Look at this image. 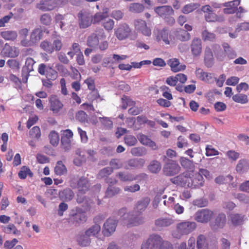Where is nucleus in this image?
<instances>
[{
    "label": "nucleus",
    "mask_w": 249,
    "mask_h": 249,
    "mask_svg": "<svg viewBox=\"0 0 249 249\" xmlns=\"http://www.w3.org/2000/svg\"><path fill=\"white\" fill-rule=\"evenodd\" d=\"M141 249H173L169 242L164 240L159 234L153 233L143 241Z\"/></svg>",
    "instance_id": "1"
},
{
    "label": "nucleus",
    "mask_w": 249,
    "mask_h": 249,
    "mask_svg": "<svg viewBox=\"0 0 249 249\" xmlns=\"http://www.w3.org/2000/svg\"><path fill=\"white\" fill-rule=\"evenodd\" d=\"M196 223L194 221L184 220L176 225V230L173 231L174 237L180 239L183 235H188L196 228Z\"/></svg>",
    "instance_id": "2"
},
{
    "label": "nucleus",
    "mask_w": 249,
    "mask_h": 249,
    "mask_svg": "<svg viewBox=\"0 0 249 249\" xmlns=\"http://www.w3.org/2000/svg\"><path fill=\"white\" fill-rule=\"evenodd\" d=\"M154 34L158 41L162 40L165 44L169 45L175 43L176 38L173 36V32H169L166 29L161 30L156 29L154 31Z\"/></svg>",
    "instance_id": "3"
},
{
    "label": "nucleus",
    "mask_w": 249,
    "mask_h": 249,
    "mask_svg": "<svg viewBox=\"0 0 249 249\" xmlns=\"http://www.w3.org/2000/svg\"><path fill=\"white\" fill-rule=\"evenodd\" d=\"M114 34L119 40H124L130 37L132 30L126 23H120L114 30Z\"/></svg>",
    "instance_id": "4"
},
{
    "label": "nucleus",
    "mask_w": 249,
    "mask_h": 249,
    "mask_svg": "<svg viewBox=\"0 0 249 249\" xmlns=\"http://www.w3.org/2000/svg\"><path fill=\"white\" fill-rule=\"evenodd\" d=\"M213 213L208 209H203L197 211L194 215V219L198 222L207 223L212 218Z\"/></svg>",
    "instance_id": "5"
},
{
    "label": "nucleus",
    "mask_w": 249,
    "mask_h": 249,
    "mask_svg": "<svg viewBox=\"0 0 249 249\" xmlns=\"http://www.w3.org/2000/svg\"><path fill=\"white\" fill-rule=\"evenodd\" d=\"M180 170V167L174 160H168L163 168V172L166 176H172L177 174Z\"/></svg>",
    "instance_id": "6"
},
{
    "label": "nucleus",
    "mask_w": 249,
    "mask_h": 249,
    "mask_svg": "<svg viewBox=\"0 0 249 249\" xmlns=\"http://www.w3.org/2000/svg\"><path fill=\"white\" fill-rule=\"evenodd\" d=\"M118 220V219L114 216L110 217L107 220L103 229V233L105 236H109L115 231Z\"/></svg>",
    "instance_id": "7"
},
{
    "label": "nucleus",
    "mask_w": 249,
    "mask_h": 249,
    "mask_svg": "<svg viewBox=\"0 0 249 249\" xmlns=\"http://www.w3.org/2000/svg\"><path fill=\"white\" fill-rule=\"evenodd\" d=\"M79 25L81 28H86L93 22L91 14L86 11H81L78 14Z\"/></svg>",
    "instance_id": "8"
},
{
    "label": "nucleus",
    "mask_w": 249,
    "mask_h": 249,
    "mask_svg": "<svg viewBox=\"0 0 249 249\" xmlns=\"http://www.w3.org/2000/svg\"><path fill=\"white\" fill-rule=\"evenodd\" d=\"M61 143L62 146L65 151L69 150L71 147V143L72 141L73 134L70 129H66L61 131Z\"/></svg>",
    "instance_id": "9"
},
{
    "label": "nucleus",
    "mask_w": 249,
    "mask_h": 249,
    "mask_svg": "<svg viewBox=\"0 0 249 249\" xmlns=\"http://www.w3.org/2000/svg\"><path fill=\"white\" fill-rule=\"evenodd\" d=\"M190 179V173L186 172L172 178L171 181L174 184L182 187H188Z\"/></svg>",
    "instance_id": "10"
},
{
    "label": "nucleus",
    "mask_w": 249,
    "mask_h": 249,
    "mask_svg": "<svg viewBox=\"0 0 249 249\" xmlns=\"http://www.w3.org/2000/svg\"><path fill=\"white\" fill-rule=\"evenodd\" d=\"M134 24L135 29L143 35L149 36L151 35V29L147 27L144 20L141 19H135Z\"/></svg>",
    "instance_id": "11"
},
{
    "label": "nucleus",
    "mask_w": 249,
    "mask_h": 249,
    "mask_svg": "<svg viewBox=\"0 0 249 249\" xmlns=\"http://www.w3.org/2000/svg\"><path fill=\"white\" fill-rule=\"evenodd\" d=\"M116 177H118L121 181L130 182L134 180H139L140 178H143L146 176L144 174H141L134 176L129 173L124 172H119L116 174Z\"/></svg>",
    "instance_id": "12"
},
{
    "label": "nucleus",
    "mask_w": 249,
    "mask_h": 249,
    "mask_svg": "<svg viewBox=\"0 0 249 249\" xmlns=\"http://www.w3.org/2000/svg\"><path fill=\"white\" fill-rule=\"evenodd\" d=\"M190 179L188 188L196 189L203 186L204 181L200 174L194 173L190 176Z\"/></svg>",
    "instance_id": "13"
},
{
    "label": "nucleus",
    "mask_w": 249,
    "mask_h": 249,
    "mask_svg": "<svg viewBox=\"0 0 249 249\" xmlns=\"http://www.w3.org/2000/svg\"><path fill=\"white\" fill-rule=\"evenodd\" d=\"M190 48L193 57L199 56L202 49L201 40L198 37L193 38L191 42Z\"/></svg>",
    "instance_id": "14"
},
{
    "label": "nucleus",
    "mask_w": 249,
    "mask_h": 249,
    "mask_svg": "<svg viewBox=\"0 0 249 249\" xmlns=\"http://www.w3.org/2000/svg\"><path fill=\"white\" fill-rule=\"evenodd\" d=\"M1 53L5 57L15 58L18 55L19 50L18 48L15 46H11L9 44L6 43L2 49Z\"/></svg>",
    "instance_id": "15"
},
{
    "label": "nucleus",
    "mask_w": 249,
    "mask_h": 249,
    "mask_svg": "<svg viewBox=\"0 0 249 249\" xmlns=\"http://www.w3.org/2000/svg\"><path fill=\"white\" fill-rule=\"evenodd\" d=\"M36 61L31 57H28L26 59L25 66L23 68L22 76L23 80L25 82L27 81L28 77L30 72L34 71V65Z\"/></svg>",
    "instance_id": "16"
},
{
    "label": "nucleus",
    "mask_w": 249,
    "mask_h": 249,
    "mask_svg": "<svg viewBox=\"0 0 249 249\" xmlns=\"http://www.w3.org/2000/svg\"><path fill=\"white\" fill-rule=\"evenodd\" d=\"M155 12L160 17L164 18L174 14V11L170 6L165 5L155 8Z\"/></svg>",
    "instance_id": "17"
},
{
    "label": "nucleus",
    "mask_w": 249,
    "mask_h": 249,
    "mask_svg": "<svg viewBox=\"0 0 249 249\" xmlns=\"http://www.w3.org/2000/svg\"><path fill=\"white\" fill-rule=\"evenodd\" d=\"M137 137L142 144L148 146L154 150L158 149V146L156 143L154 141H152L147 136L142 133H139L137 135Z\"/></svg>",
    "instance_id": "18"
},
{
    "label": "nucleus",
    "mask_w": 249,
    "mask_h": 249,
    "mask_svg": "<svg viewBox=\"0 0 249 249\" xmlns=\"http://www.w3.org/2000/svg\"><path fill=\"white\" fill-rule=\"evenodd\" d=\"M241 0H233L224 3L223 6L226 7L223 9V12L226 14H232L237 10L238 6L240 4Z\"/></svg>",
    "instance_id": "19"
},
{
    "label": "nucleus",
    "mask_w": 249,
    "mask_h": 249,
    "mask_svg": "<svg viewBox=\"0 0 249 249\" xmlns=\"http://www.w3.org/2000/svg\"><path fill=\"white\" fill-rule=\"evenodd\" d=\"M49 102L50 103V109L53 113H58L63 107V104L55 95H51L50 97Z\"/></svg>",
    "instance_id": "20"
},
{
    "label": "nucleus",
    "mask_w": 249,
    "mask_h": 249,
    "mask_svg": "<svg viewBox=\"0 0 249 249\" xmlns=\"http://www.w3.org/2000/svg\"><path fill=\"white\" fill-rule=\"evenodd\" d=\"M226 215L225 214L220 213L216 217L215 220L212 222L211 226L213 230H216L224 227L226 222Z\"/></svg>",
    "instance_id": "21"
},
{
    "label": "nucleus",
    "mask_w": 249,
    "mask_h": 249,
    "mask_svg": "<svg viewBox=\"0 0 249 249\" xmlns=\"http://www.w3.org/2000/svg\"><path fill=\"white\" fill-rule=\"evenodd\" d=\"M71 186L73 188L77 187L79 193L84 194L89 190V184L87 178H81L78 180L77 186L72 183H71Z\"/></svg>",
    "instance_id": "22"
},
{
    "label": "nucleus",
    "mask_w": 249,
    "mask_h": 249,
    "mask_svg": "<svg viewBox=\"0 0 249 249\" xmlns=\"http://www.w3.org/2000/svg\"><path fill=\"white\" fill-rule=\"evenodd\" d=\"M56 6L55 3L51 0H42L36 5L37 8L42 11L52 10Z\"/></svg>",
    "instance_id": "23"
},
{
    "label": "nucleus",
    "mask_w": 249,
    "mask_h": 249,
    "mask_svg": "<svg viewBox=\"0 0 249 249\" xmlns=\"http://www.w3.org/2000/svg\"><path fill=\"white\" fill-rule=\"evenodd\" d=\"M168 64L170 66L171 70L174 72L183 71L186 68V66L180 64L178 59L177 58L169 59L168 61Z\"/></svg>",
    "instance_id": "24"
},
{
    "label": "nucleus",
    "mask_w": 249,
    "mask_h": 249,
    "mask_svg": "<svg viewBox=\"0 0 249 249\" xmlns=\"http://www.w3.org/2000/svg\"><path fill=\"white\" fill-rule=\"evenodd\" d=\"M145 163V160L142 159H133L129 160L127 162V165L124 167L126 170L130 168H142Z\"/></svg>",
    "instance_id": "25"
},
{
    "label": "nucleus",
    "mask_w": 249,
    "mask_h": 249,
    "mask_svg": "<svg viewBox=\"0 0 249 249\" xmlns=\"http://www.w3.org/2000/svg\"><path fill=\"white\" fill-rule=\"evenodd\" d=\"M76 241L78 245L82 247H88L91 243L90 237L85 232L78 234L76 237Z\"/></svg>",
    "instance_id": "26"
},
{
    "label": "nucleus",
    "mask_w": 249,
    "mask_h": 249,
    "mask_svg": "<svg viewBox=\"0 0 249 249\" xmlns=\"http://www.w3.org/2000/svg\"><path fill=\"white\" fill-rule=\"evenodd\" d=\"M43 32L41 29L37 28L35 29L30 35V42L31 46L39 41L42 36Z\"/></svg>",
    "instance_id": "27"
},
{
    "label": "nucleus",
    "mask_w": 249,
    "mask_h": 249,
    "mask_svg": "<svg viewBox=\"0 0 249 249\" xmlns=\"http://www.w3.org/2000/svg\"><path fill=\"white\" fill-rule=\"evenodd\" d=\"M150 202V199L148 197H144L138 201L135 206V210L138 213H142L145 210Z\"/></svg>",
    "instance_id": "28"
},
{
    "label": "nucleus",
    "mask_w": 249,
    "mask_h": 249,
    "mask_svg": "<svg viewBox=\"0 0 249 249\" xmlns=\"http://www.w3.org/2000/svg\"><path fill=\"white\" fill-rule=\"evenodd\" d=\"M29 30L27 28H23L19 30V38L20 39V44L24 47L31 46L30 40L27 38L28 36Z\"/></svg>",
    "instance_id": "29"
},
{
    "label": "nucleus",
    "mask_w": 249,
    "mask_h": 249,
    "mask_svg": "<svg viewBox=\"0 0 249 249\" xmlns=\"http://www.w3.org/2000/svg\"><path fill=\"white\" fill-rule=\"evenodd\" d=\"M209 240L204 235L200 234L196 239V247L197 249H209Z\"/></svg>",
    "instance_id": "30"
},
{
    "label": "nucleus",
    "mask_w": 249,
    "mask_h": 249,
    "mask_svg": "<svg viewBox=\"0 0 249 249\" xmlns=\"http://www.w3.org/2000/svg\"><path fill=\"white\" fill-rule=\"evenodd\" d=\"M173 36H175L176 39H177L181 41H186L190 38V34L182 29L173 31Z\"/></svg>",
    "instance_id": "31"
},
{
    "label": "nucleus",
    "mask_w": 249,
    "mask_h": 249,
    "mask_svg": "<svg viewBox=\"0 0 249 249\" xmlns=\"http://www.w3.org/2000/svg\"><path fill=\"white\" fill-rule=\"evenodd\" d=\"M60 199L64 201H71L74 196V193L70 188H66L59 193Z\"/></svg>",
    "instance_id": "32"
},
{
    "label": "nucleus",
    "mask_w": 249,
    "mask_h": 249,
    "mask_svg": "<svg viewBox=\"0 0 249 249\" xmlns=\"http://www.w3.org/2000/svg\"><path fill=\"white\" fill-rule=\"evenodd\" d=\"M108 8H106L103 10V12H98L92 17L93 23L95 24L101 21H104L108 17Z\"/></svg>",
    "instance_id": "33"
},
{
    "label": "nucleus",
    "mask_w": 249,
    "mask_h": 249,
    "mask_svg": "<svg viewBox=\"0 0 249 249\" xmlns=\"http://www.w3.org/2000/svg\"><path fill=\"white\" fill-rule=\"evenodd\" d=\"M213 54L211 49L206 47L204 52V61L207 67H211L213 65Z\"/></svg>",
    "instance_id": "34"
},
{
    "label": "nucleus",
    "mask_w": 249,
    "mask_h": 249,
    "mask_svg": "<svg viewBox=\"0 0 249 249\" xmlns=\"http://www.w3.org/2000/svg\"><path fill=\"white\" fill-rule=\"evenodd\" d=\"M196 75L199 79L205 82H209L213 76L212 73L204 72L200 68L196 69Z\"/></svg>",
    "instance_id": "35"
},
{
    "label": "nucleus",
    "mask_w": 249,
    "mask_h": 249,
    "mask_svg": "<svg viewBox=\"0 0 249 249\" xmlns=\"http://www.w3.org/2000/svg\"><path fill=\"white\" fill-rule=\"evenodd\" d=\"M249 169V161L245 159H242L238 161L236 167L237 172L243 174L247 172Z\"/></svg>",
    "instance_id": "36"
},
{
    "label": "nucleus",
    "mask_w": 249,
    "mask_h": 249,
    "mask_svg": "<svg viewBox=\"0 0 249 249\" xmlns=\"http://www.w3.org/2000/svg\"><path fill=\"white\" fill-rule=\"evenodd\" d=\"M1 37L6 40L14 41L18 37V34L16 31L7 30L0 33Z\"/></svg>",
    "instance_id": "37"
},
{
    "label": "nucleus",
    "mask_w": 249,
    "mask_h": 249,
    "mask_svg": "<svg viewBox=\"0 0 249 249\" xmlns=\"http://www.w3.org/2000/svg\"><path fill=\"white\" fill-rule=\"evenodd\" d=\"M174 223V220L170 218H160L155 220V225L160 228L170 226Z\"/></svg>",
    "instance_id": "38"
},
{
    "label": "nucleus",
    "mask_w": 249,
    "mask_h": 249,
    "mask_svg": "<svg viewBox=\"0 0 249 249\" xmlns=\"http://www.w3.org/2000/svg\"><path fill=\"white\" fill-rule=\"evenodd\" d=\"M2 231L7 234H13L16 235L20 234V231L18 230L13 224H9L2 227Z\"/></svg>",
    "instance_id": "39"
},
{
    "label": "nucleus",
    "mask_w": 249,
    "mask_h": 249,
    "mask_svg": "<svg viewBox=\"0 0 249 249\" xmlns=\"http://www.w3.org/2000/svg\"><path fill=\"white\" fill-rule=\"evenodd\" d=\"M54 172L58 176L65 175L67 173V169L63 162L58 161L54 167Z\"/></svg>",
    "instance_id": "40"
},
{
    "label": "nucleus",
    "mask_w": 249,
    "mask_h": 249,
    "mask_svg": "<svg viewBox=\"0 0 249 249\" xmlns=\"http://www.w3.org/2000/svg\"><path fill=\"white\" fill-rule=\"evenodd\" d=\"M196 242V238L193 236H191L187 242V248L186 243L182 242L179 246L178 249H195Z\"/></svg>",
    "instance_id": "41"
},
{
    "label": "nucleus",
    "mask_w": 249,
    "mask_h": 249,
    "mask_svg": "<svg viewBox=\"0 0 249 249\" xmlns=\"http://www.w3.org/2000/svg\"><path fill=\"white\" fill-rule=\"evenodd\" d=\"M201 37L204 41H214L216 40V36L213 33L210 32L207 30H204L201 33Z\"/></svg>",
    "instance_id": "42"
},
{
    "label": "nucleus",
    "mask_w": 249,
    "mask_h": 249,
    "mask_svg": "<svg viewBox=\"0 0 249 249\" xmlns=\"http://www.w3.org/2000/svg\"><path fill=\"white\" fill-rule=\"evenodd\" d=\"M87 45L91 48H96L99 45V39L96 34L93 33L88 37Z\"/></svg>",
    "instance_id": "43"
},
{
    "label": "nucleus",
    "mask_w": 249,
    "mask_h": 249,
    "mask_svg": "<svg viewBox=\"0 0 249 249\" xmlns=\"http://www.w3.org/2000/svg\"><path fill=\"white\" fill-rule=\"evenodd\" d=\"M200 6V4L198 3H190L186 4L182 9V12L185 14H188L192 12Z\"/></svg>",
    "instance_id": "44"
},
{
    "label": "nucleus",
    "mask_w": 249,
    "mask_h": 249,
    "mask_svg": "<svg viewBox=\"0 0 249 249\" xmlns=\"http://www.w3.org/2000/svg\"><path fill=\"white\" fill-rule=\"evenodd\" d=\"M71 220L77 224L83 223L86 220V216L85 213L77 212L71 217Z\"/></svg>",
    "instance_id": "45"
},
{
    "label": "nucleus",
    "mask_w": 249,
    "mask_h": 249,
    "mask_svg": "<svg viewBox=\"0 0 249 249\" xmlns=\"http://www.w3.org/2000/svg\"><path fill=\"white\" fill-rule=\"evenodd\" d=\"M101 230V227L98 224H95L86 230L85 232L89 237L96 236Z\"/></svg>",
    "instance_id": "46"
},
{
    "label": "nucleus",
    "mask_w": 249,
    "mask_h": 249,
    "mask_svg": "<svg viewBox=\"0 0 249 249\" xmlns=\"http://www.w3.org/2000/svg\"><path fill=\"white\" fill-rule=\"evenodd\" d=\"M49 138L50 143L54 146H57L59 142V136L55 131H52L49 134Z\"/></svg>",
    "instance_id": "47"
},
{
    "label": "nucleus",
    "mask_w": 249,
    "mask_h": 249,
    "mask_svg": "<svg viewBox=\"0 0 249 249\" xmlns=\"http://www.w3.org/2000/svg\"><path fill=\"white\" fill-rule=\"evenodd\" d=\"M131 153L134 156H142L147 153V150L145 148L143 147H133L131 149Z\"/></svg>",
    "instance_id": "48"
},
{
    "label": "nucleus",
    "mask_w": 249,
    "mask_h": 249,
    "mask_svg": "<svg viewBox=\"0 0 249 249\" xmlns=\"http://www.w3.org/2000/svg\"><path fill=\"white\" fill-rule=\"evenodd\" d=\"M39 46L41 49L48 53L51 54L53 53L52 44L47 40L42 41L40 43Z\"/></svg>",
    "instance_id": "49"
},
{
    "label": "nucleus",
    "mask_w": 249,
    "mask_h": 249,
    "mask_svg": "<svg viewBox=\"0 0 249 249\" xmlns=\"http://www.w3.org/2000/svg\"><path fill=\"white\" fill-rule=\"evenodd\" d=\"M120 191V189L118 187L108 186L106 192V196L107 197H111L119 194Z\"/></svg>",
    "instance_id": "50"
},
{
    "label": "nucleus",
    "mask_w": 249,
    "mask_h": 249,
    "mask_svg": "<svg viewBox=\"0 0 249 249\" xmlns=\"http://www.w3.org/2000/svg\"><path fill=\"white\" fill-rule=\"evenodd\" d=\"M77 202L78 203H84L85 205V209L86 211L89 210L92 203L91 200H87L85 197H82L79 195H77Z\"/></svg>",
    "instance_id": "51"
},
{
    "label": "nucleus",
    "mask_w": 249,
    "mask_h": 249,
    "mask_svg": "<svg viewBox=\"0 0 249 249\" xmlns=\"http://www.w3.org/2000/svg\"><path fill=\"white\" fill-rule=\"evenodd\" d=\"M232 100L238 103L242 104H246L248 102V97L246 94H236L232 96Z\"/></svg>",
    "instance_id": "52"
},
{
    "label": "nucleus",
    "mask_w": 249,
    "mask_h": 249,
    "mask_svg": "<svg viewBox=\"0 0 249 249\" xmlns=\"http://www.w3.org/2000/svg\"><path fill=\"white\" fill-rule=\"evenodd\" d=\"M232 223L234 225H239L244 221V216L239 214H233L231 216Z\"/></svg>",
    "instance_id": "53"
},
{
    "label": "nucleus",
    "mask_w": 249,
    "mask_h": 249,
    "mask_svg": "<svg viewBox=\"0 0 249 249\" xmlns=\"http://www.w3.org/2000/svg\"><path fill=\"white\" fill-rule=\"evenodd\" d=\"M122 105L121 107L122 109H125L128 106L131 107L135 105V103L129 97L124 96L122 98Z\"/></svg>",
    "instance_id": "54"
},
{
    "label": "nucleus",
    "mask_w": 249,
    "mask_h": 249,
    "mask_svg": "<svg viewBox=\"0 0 249 249\" xmlns=\"http://www.w3.org/2000/svg\"><path fill=\"white\" fill-rule=\"evenodd\" d=\"M161 165L160 162L157 160L152 161L148 166L149 170L153 173H157L160 172Z\"/></svg>",
    "instance_id": "55"
},
{
    "label": "nucleus",
    "mask_w": 249,
    "mask_h": 249,
    "mask_svg": "<svg viewBox=\"0 0 249 249\" xmlns=\"http://www.w3.org/2000/svg\"><path fill=\"white\" fill-rule=\"evenodd\" d=\"M128 8L132 12L140 13L143 11L144 6L138 3H133L129 5Z\"/></svg>",
    "instance_id": "56"
},
{
    "label": "nucleus",
    "mask_w": 249,
    "mask_h": 249,
    "mask_svg": "<svg viewBox=\"0 0 249 249\" xmlns=\"http://www.w3.org/2000/svg\"><path fill=\"white\" fill-rule=\"evenodd\" d=\"M28 175L30 177H32L33 174L30 169L26 166H23L18 174L19 178L21 179H25Z\"/></svg>",
    "instance_id": "57"
},
{
    "label": "nucleus",
    "mask_w": 249,
    "mask_h": 249,
    "mask_svg": "<svg viewBox=\"0 0 249 249\" xmlns=\"http://www.w3.org/2000/svg\"><path fill=\"white\" fill-rule=\"evenodd\" d=\"M124 141L125 144L128 146H132L137 143V139L131 135H126L124 137Z\"/></svg>",
    "instance_id": "58"
},
{
    "label": "nucleus",
    "mask_w": 249,
    "mask_h": 249,
    "mask_svg": "<svg viewBox=\"0 0 249 249\" xmlns=\"http://www.w3.org/2000/svg\"><path fill=\"white\" fill-rule=\"evenodd\" d=\"M99 119L100 123L106 128L109 129L112 127L113 122L109 118L107 117H100Z\"/></svg>",
    "instance_id": "59"
},
{
    "label": "nucleus",
    "mask_w": 249,
    "mask_h": 249,
    "mask_svg": "<svg viewBox=\"0 0 249 249\" xmlns=\"http://www.w3.org/2000/svg\"><path fill=\"white\" fill-rule=\"evenodd\" d=\"M109 164L111 167L110 168L112 169V171L113 170H117L123 167V163L120 160L117 159H112L110 162Z\"/></svg>",
    "instance_id": "60"
},
{
    "label": "nucleus",
    "mask_w": 249,
    "mask_h": 249,
    "mask_svg": "<svg viewBox=\"0 0 249 249\" xmlns=\"http://www.w3.org/2000/svg\"><path fill=\"white\" fill-rule=\"evenodd\" d=\"M29 135L31 137L39 139L41 136V131L38 126L33 127L29 132Z\"/></svg>",
    "instance_id": "61"
},
{
    "label": "nucleus",
    "mask_w": 249,
    "mask_h": 249,
    "mask_svg": "<svg viewBox=\"0 0 249 249\" xmlns=\"http://www.w3.org/2000/svg\"><path fill=\"white\" fill-rule=\"evenodd\" d=\"M112 169L110 167H107L101 170L98 174V178H104L111 175L112 173Z\"/></svg>",
    "instance_id": "62"
},
{
    "label": "nucleus",
    "mask_w": 249,
    "mask_h": 249,
    "mask_svg": "<svg viewBox=\"0 0 249 249\" xmlns=\"http://www.w3.org/2000/svg\"><path fill=\"white\" fill-rule=\"evenodd\" d=\"M179 161L181 166L186 169H191L193 166L192 161L184 157L180 158Z\"/></svg>",
    "instance_id": "63"
},
{
    "label": "nucleus",
    "mask_w": 249,
    "mask_h": 249,
    "mask_svg": "<svg viewBox=\"0 0 249 249\" xmlns=\"http://www.w3.org/2000/svg\"><path fill=\"white\" fill-rule=\"evenodd\" d=\"M45 75L47 79L54 80L57 77V72L52 68L49 67Z\"/></svg>",
    "instance_id": "64"
}]
</instances>
